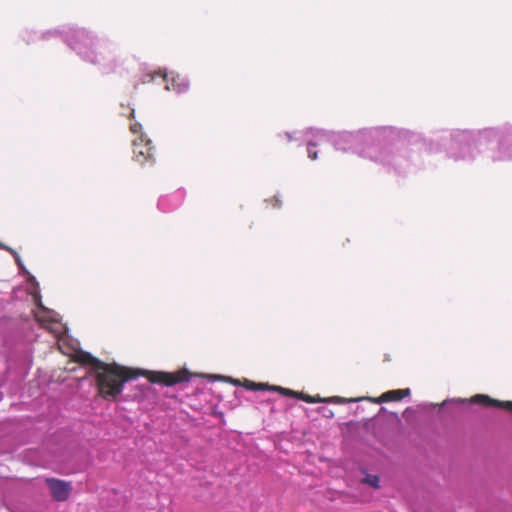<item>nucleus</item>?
I'll return each instance as SVG.
<instances>
[{
    "instance_id": "obj_8",
    "label": "nucleus",
    "mask_w": 512,
    "mask_h": 512,
    "mask_svg": "<svg viewBox=\"0 0 512 512\" xmlns=\"http://www.w3.org/2000/svg\"><path fill=\"white\" fill-rule=\"evenodd\" d=\"M243 386L248 390L253 391H263V390H270L271 386L269 384L265 383H255L253 381L245 380Z\"/></svg>"
},
{
    "instance_id": "obj_7",
    "label": "nucleus",
    "mask_w": 512,
    "mask_h": 512,
    "mask_svg": "<svg viewBox=\"0 0 512 512\" xmlns=\"http://www.w3.org/2000/svg\"><path fill=\"white\" fill-rule=\"evenodd\" d=\"M410 395V390L407 389H397V390H390L385 393H383L377 400V403L382 402H390V401H400L404 397H407Z\"/></svg>"
},
{
    "instance_id": "obj_12",
    "label": "nucleus",
    "mask_w": 512,
    "mask_h": 512,
    "mask_svg": "<svg viewBox=\"0 0 512 512\" xmlns=\"http://www.w3.org/2000/svg\"><path fill=\"white\" fill-rule=\"evenodd\" d=\"M146 77L148 78L147 80L144 81L145 82H152L154 81L156 78H160L162 80V82H166L167 81V74L164 73V72H154V73H150V74H147Z\"/></svg>"
},
{
    "instance_id": "obj_10",
    "label": "nucleus",
    "mask_w": 512,
    "mask_h": 512,
    "mask_svg": "<svg viewBox=\"0 0 512 512\" xmlns=\"http://www.w3.org/2000/svg\"><path fill=\"white\" fill-rule=\"evenodd\" d=\"M270 390L277 391L284 396H289V397H294V398H298V395H299V392H297V391H294V390H291L288 388H283L280 386H271Z\"/></svg>"
},
{
    "instance_id": "obj_1",
    "label": "nucleus",
    "mask_w": 512,
    "mask_h": 512,
    "mask_svg": "<svg viewBox=\"0 0 512 512\" xmlns=\"http://www.w3.org/2000/svg\"><path fill=\"white\" fill-rule=\"evenodd\" d=\"M141 375L151 383L167 387L188 382L191 378V373L186 369L176 372L142 371L117 363H106L99 371L93 373V378L98 396L105 400L115 401L123 392L125 383L137 379Z\"/></svg>"
},
{
    "instance_id": "obj_2",
    "label": "nucleus",
    "mask_w": 512,
    "mask_h": 512,
    "mask_svg": "<svg viewBox=\"0 0 512 512\" xmlns=\"http://www.w3.org/2000/svg\"><path fill=\"white\" fill-rule=\"evenodd\" d=\"M133 157L141 165L154 159V147L151 140L143 134L133 141Z\"/></svg>"
},
{
    "instance_id": "obj_16",
    "label": "nucleus",
    "mask_w": 512,
    "mask_h": 512,
    "mask_svg": "<svg viewBox=\"0 0 512 512\" xmlns=\"http://www.w3.org/2000/svg\"><path fill=\"white\" fill-rule=\"evenodd\" d=\"M134 117H135V112H134V110H132L130 113V118L133 119Z\"/></svg>"
},
{
    "instance_id": "obj_6",
    "label": "nucleus",
    "mask_w": 512,
    "mask_h": 512,
    "mask_svg": "<svg viewBox=\"0 0 512 512\" xmlns=\"http://www.w3.org/2000/svg\"><path fill=\"white\" fill-rule=\"evenodd\" d=\"M77 361L83 365H89L91 367L90 371L88 372L89 376L91 377H93V373L99 371L103 365L106 364L105 362L95 358L87 352H81L77 357Z\"/></svg>"
},
{
    "instance_id": "obj_4",
    "label": "nucleus",
    "mask_w": 512,
    "mask_h": 512,
    "mask_svg": "<svg viewBox=\"0 0 512 512\" xmlns=\"http://www.w3.org/2000/svg\"><path fill=\"white\" fill-rule=\"evenodd\" d=\"M35 320L44 328L48 329L52 333L58 332L59 322L56 318V313L54 311L48 310L44 308L42 305H39L38 310L34 314Z\"/></svg>"
},
{
    "instance_id": "obj_14",
    "label": "nucleus",
    "mask_w": 512,
    "mask_h": 512,
    "mask_svg": "<svg viewBox=\"0 0 512 512\" xmlns=\"http://www.w3.org/2000/svg\"><path fill=\"white\" fill-rule=\"evenodd\" d=\"M314 146H315L314 144L309 143V145H308V149H307L308 156H309V158H311L312 160H315V159L317 158V152H316V151H314V150L312 149V147H314Z\"/></svg>"
},
{
    "instance_id": "obj_9",
    "label": "nucleus",
    "mask_w": 512,
    "mask_h": 512,
    "mask_svg": "<svg viewBox=\"0 0 512 512\" xmlns=\"http://www.w3.org/2000/svg\"><path fill=\"white\" fill-rule=\"evenodd\" d=\"M362 483L367 484L375 489L380 488V479L377 475L366 474L362 479Z\"/></svg>"
},
{
    "instance_id": "obj_13",
    "label": "nucleus",
    "mask_w": 512,
    "mask_h": 512,
    "mask_svg": "<svg viewBox=\"0 0 512 512\" xmlns=\"http://www.w3.org/2000/svg\"><path fill=\"white\" fill-rule=\"evenodd\" d=\"M324 402H330V403H335V404H343V403H346L347 400L342 398V397H339V396H334V397H331V398H328V399H324Z\"/></svg>"
},
{
    "instance_id": "obj_15",
    "label": "nucleus",
    "mask_w": 512,
    "mask_h": 512,
    "mask_svg": "<svg viewBox=\"0 0 512 512\" xmlns=\"http://www.w3.org/2000/svg\"><path fill=\"white\" fill-rule=\"evenodd\" d=\"M142 130V125L138 122L130 125V131L134 134L139 133Z\"/></svg>"
},
{
    "instance_id": "obj_5",
    "label": "nucleus",
    "mask_w": 512,
    "mask_h": 512,
    "mask_svg": "<svg viewBox=\"0 0 512 512\" xmlns=\"http://www.w3.org/2000/svg\"><path fill=\"white\" fill-rule=\"evenodd\" d=\"M471 401L486 407L494 406L502 408L512 413V401H499L483 394L475 395L472 397Z\"/></svg>"
},
{
    "instance_id": "obj_11",
    "label": "nucleus",
    "mask_w": 512,
    "mask_h": 512,
    "mask_svg": "<svg viewBox=\"0 0 512 512\" xmlns=\"http://www.w3.org/2000/svg\"><path fill=\"white\" fill-rule=\"evenodd\" d=\"M298 399H301L307 403H321L324 402V399L320 396H311L308 394H305L303 392H299Z\"/></svg>"
},
{
    "instance_id": "obj_3",
    "label": "nucleus",
    "mask_w": 512,
    "mask_h": 512,
    "mask_svg": "<svg viewBox=\"0 0 512 512\" xmlns=\"http://www.w3.org/2000/svg\"><path fill=\"white\" fill-rule=\"evenodd\" d=\"M46 483L50 489L52 498L55 501L62 502L69 498L72 491V485L70 482L55 478H47Z\"/></svg>"
}]
</instances>
